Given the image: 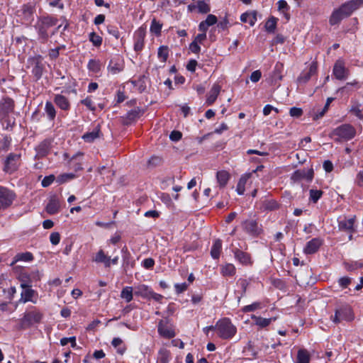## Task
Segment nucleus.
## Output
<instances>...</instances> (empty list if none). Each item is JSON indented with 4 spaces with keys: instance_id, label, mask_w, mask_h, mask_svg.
<instances>
[{
    "instance_id": "obj_14",
    "label": "nucleus",
    "mask_w": 363,
    "mask_h": 363,
    "mask_svg": "<svg viewBox=\"0 0 363 363\" xmlns=\"http://www.w3.org/2000/svg\"><path fill=\"white\" fill-rule=\"evenodd\" d=\"M158 333L165 338H172L175 336L174 329L168 325L167 321L160 320L158 323Z\"/></svg>"
},
{
    "instance_id": "obj_33",
    "label": "nucleus",
    "mask_w": 363,
    "mask_h": 363,
    "mask_svg": "<svg viewBox=\"0 0 363 363\" xmlns=\"http://www.w3.org/2000/svg\"><path fill=\"white\" fill-rule=\"evenodd\" d=\"M310 359V354L306 350L302 349L298 351L296 363H309Z\"/></svg>"
},
{
    "instance_id": "obj_16",
    "label": "nucleus",
    "mask_w": 363,
    "mask_h": 363,
    "mask_svg": "<svg viewBox=\"0 0 363 363\" xmlns=\"http://www.w3.org/2000/svg\"><path fill=\"white\" fill-rule=\"evenodd\" d=\"M313 177V169H298L295 171L292 176L291 179L296 182L299 181L302 179H306L307 181H311Z\"/></svg>"
},
{
    "instance_id": "obj_19",
    "label": "nucleus",
    "mask_w": 363,
    "mask_h": 363,
    "mask_svg": "<svg viewBox=\"0 0 363 363\" xmlns=\"http://www.w3.org/2000/svg\"><path fill=\"white\" fill-rule=\"evenodd\" d=\"M60 208V203L56 196L50 198L46 206V211L48 213L52 215L58 213Z\"/></svg>"
},
{
    "instance_id": "obj_55",
    "label": "nucleus",
    "mask_w": 363,
    "mask_h": 363,
    "mask_svg": "<svg viewBox=\"0 0 363 363\" xmlns=\"http://www.w3.org/2000/svg\"><path fill=\"white\" fill-rule=\"evenodd\" d=\"M289 113L292 117L298 118L303 114V111L300 108L292 107L290 108Z\"/></svg>"
},
{
    "instance_id": "obj_27",
    "label": "nucleus",
    "mask_w": 363,
    "mask_h": 363,
    "mask_svg": "<svg viewBox=\"0 0 363 363\" xmlns=\"http://www.w3.org/2000/svg\"><path fill=\"white\" fill-rule=\"evenodd\" d=\"M251 318L255 321V324L259 328H265L276 320V318H264L255 315H252Z\"/></svg>"
},
{
    "instance_id": "obj_35",
    "label": "nucleus",
    "mask_w": 363,
    "mask_h": 363,
    "mask_svg": "<svg viewBox=\"0 0 363 363\" xmlns=\"http://www.w3.org/2000/svg\"><path fill=\"white\" fill-rule=\"evenodd\" d=\"M236 272L235 267L233 264H225L221 267V274L225 277H232Z\"/></svg>"
},
{
    "instance_id": "obj_10",
    "label": "nucleus",
    "mask_w": 363,
    "mask_h": 363,
    "mask_svg": "<svg viewBox=\"0 0 363 363\" xmlns=\"http://www.w3.org/2000/svg\"><path fill=\"white\" fill-rule=\"evenodd\" d=\"M333 73L337 79L344 80L347 78L349 75V71L345 67L343 60H337L334 65Z\"/></svg>"
},
{
    "instance_id": "obj_60",
    "label": "nucleus",
    "mask_w": 363,
    "mask_h": 363,
    "mask_svg": "<svg viewBox=\"0 0 363 363\" xmlns=\"http://www.w3.org/2000/svg\"><path fill=\"white\" fill-rule=\"evenodd\" d=\"M155 264V261L152 258H147L143 261V266L145 269H152Z\"/></svg>"
},
{
    "instance_id": "obj_56",
    "label": "nucleus",
    "mask_w": 363,
    "mask_h": 363,
    "mask_svg": "<svg viewBox=\"0 0 363 363\" xmlns=\"http://www.w3.org/2000/svg\"><path fill=\"white\" fill-rule=\"evenodd\" d=\"M278 206L277 203L274 200L266 201L264 203V207L267 210H274Z\"/></svg>"
},
{
    "instance_id": "obj_34",
    "label": "nucleus",
    "mask_w": 363,
    "mask_h": 363,
    "mask_svg": "<svg viewBox=\"0 0 363 363\" xmlns=\"http://www.w3.org/2000/svg\"><path fill=\"white\" fill-rule=\"evenodd\" d=\"M250 177V174L243 175L240 177L238 181L236 187V191L239 195H242L245 191V184L247 183V179Z\"/></svg>"
},
{
    "instance_id": "obj_41",
    "label": "nucleus",
    "mask_w": 363,
    "mask_h": 363,
    "mask_svg": "<svg viewBox=\"0 0 363 363\" xmlns=\"http://www.w3.org/2000/svg\"><path fill=\"white\" fill-rule=\"evenodd\" d=\"M169 56V49L167 46H160L158 48L157 57L162 62H165Z\"/></svg>"
},
{
    "instance_id": "obj_9",
    "label": "nucleus",
    "mask_w": 363,
    "mask_h": 363,
    "mask_svg": "<svg viewBox=\"0 0 363 363\" xmlns=\"http://www.w3.org/2000/svg\"><path fill=\"white\" fill-rule=\"evenodd\" d=\"M20 157L21 155L18 154H9L5 161L4 170L10 174L15 172L18 168Z\"/></svg>"
},
{
    "instance_id": "obj_22",
    "label": "nucleus",
    "mask_w": 363,
    "mask_h": 363,
    "mask_svg": "<svg viewBox=\"0 0 363 363\" xmlns=\"http://www.w3.org/2000/svg\"><path fill=\"white\" fill-rule=\"evenodd\" d=\"M31 63L33 65L32 73L36 79H39L42 77L43 71V65L42 61L40 58H34L32 60Z\"/></svg>"
},
{
    "instance_id": "obj_51",
    "label": "nucleus",
    "mask_w": 363,
    "mask_h": 363,
    "mask_svg": "<svg viewBox=\"0 0 363 363\" xmlns=\"http://www.w3.org/2000/svg\"><path fill=\"white\" fill-rule=\"evenodd\" d=\"M48 152V147L46 143L40 144L37 148L38 155L40 157L46 155Z\"/></svg>"
},
{
    "instance_id": "obj_13",
    "label": "nucleus",
    "mask_w": 363,
    "mask_h": 363,
    "mask_svg": "<svg viewBox=\"0 0 363 363\" xmlns=\"http://www.w3.org/2000/svg\"><path fill=\"white\" fill-rule=\"evenodd\" d=\"M124 68L123 60L120 56L113 57L108 66V70L112 74H116L121 72Z\"/></svg>"
},
{
    "instance_id": "obj_36",
    "label": "nucleus",
    "mask_w": 363,
    "mask_h": 363,
    "mask_svg": "<svg viewBox=\"0 0 363 363\" xmlns=\"http://www.w3.org/2000/svg\"><path fill=\"white\" fill-rule=\"evenodd\" d=\"M134 288L131 286L124 287L121 293V297L125 300L127 303L130 302L133 300Z\"/></svg>"
},
{
    "instance_id": "obj_57",
    "label": "nucleus",
    "mask_w": 363,
    "mask_h": 363,
    "mask_svg": "<svg viewBox=\"0 0 363 363\" xmlns=\"http://www.w3.org/2000/svg\"><path fill=\"white\" fill-rule=\"evenodd\" d=\"M19 281H21V284L30 285V277L26 273H21L20 274Z\"/></svg>"
},
{
    "instance_id": "obj_50",
    "label": "nucleus",
    "mask_w": 363,
    "mask_h": 363,
    "mask_svg": "<svg viewBox=\"0 0 363 363\" xmlns=\"http://www.w3.org/2000/svg\"><path fill=\"white\" fill-rule=\"evenodd\" d=\"M350 111L354 113L358 118L361 120L363 119V114L362 113V111L359 108V104L352 106V107L350 109Z\"/></svg>"
},
{
    "instance_id": "obj_62",
    "label": "nucleus",
    "mask_w": 363,
    "mask_h": 363,
    "mask_svg": "<svg viewBox=\"0 0 363 363\" xmlns=\"http://www.w3.org/2000/svg\"><path fill=\"white\" fill-rule=\"evenodd\" d=\"M354 182L358 186H363V170L359 171L357 174Z\"/></svg>"
},
{
    "instance_id": "obj_31",
    "label": "nucleus",
    "mask_w": 363,
    "mask_h": 363,
    "mask_svg": "<svg viewBox=\"0 0 363 363\" xmlns=\"http://www.w3.org/2000/svg\"><path fill=\"white\" fill-rule=\"evenodd\" d=\"M222 249V242L220 240H216L211 250V255L213 259H218Z\"/></svg>"
},
{
    "instance_id": "obj_1",
    "label": "nucleus",
    "mask_w": 363,
    "mask_h": 363,
    "mask_svg": "<svg viewBox=\"0 0 363 363\" xmlns=\"http://www.w3.org/2000/svg\"><path fill=\"white\" fill-rule=\"evenodd\" d=\"M363 5V0H350L342 4L338 9L333 11L330 18L331 25L340 23L343 18L352 13Z\"/></svg>"
},
{
    "instance_id": "obj_37",
    "label": "nucleus",
    "mask_w": 363,
    "mask_h": 363,
    "mask_svg": "<svg viewBox=\"0 0 363 363\" xmlns=\"http://www.w3.org/2000/svg\"><path fill=\"white\" fill-rule=\"evenodd\" d=\"M45 111L50 121H53L56 116L54 106L50 101H47L45 106Z\"/></svg>"
},
{
    "instance_id": "obj_11",
    "label": "nucleus",
    "mask_w": 363,
    "mask_h": 363,
    "mask_svg": "<svg viewBox=\"0 0 363 363\" xmlns=\"http://www.w3.org/2000/svg\"><path fill=\"white\" fill-rule=\"evenodd\" d=\"M242 229L248 234L251 235H258L262 228L259 225L258 223L253 219H247L242 223Z\"/></svg>"
},
{
    "instance_id": "obj_28",
    "label": "nucleus",
    "mask_w": 363,
    "mask_h": 363,
    "mask_svg": "<svg viewBox=\"0 0 363 363\" xmlns=\"http://www.w3.org/2000/svg\"><path fill=\"white\" fill-rule=\"evenodd\" d=\"M93 261L97 263H104L106 267H110L111 258L107 257L102 250H100L96 255Z\"/></svg>"
},
{
    "instance_id": "obj_29",
    "label": "nucleus",
    "mask_w": 363,
    "mask_h": 363,
    "mask_svg": "<svg viewBox=\"0 0 363 363\" xmlns=\"http://www.w3.org/2000/svg\"><path fill=\"white\" fill-rule=\"evenodd\" d=\"M100 136V129L96 127L92 131L87 132L83 135L82 139L86 143H92Z\"/></svg>"
},
{
    "instance_id": "obj_24",
    "label": "nucleus",
    "mask_w": 363,
    "mask_h": 363,
    "mask_svg": "<svg viewBox=\"0 0 363 363\" xmlns=\"http://www.w3.org/2000/svg\"><path fill=\"white\" fill-rule=\"evenodd\" d=\"M236 285L238 287V290L236 291L237 297L238 301H240L245 295L249 281L245 279H239L236 282Z\"/></svg>"
},
{
    "instance_id": "obj_44",
    "label": "nucleus",
    "mask_w": 363,
    "mask_h": 363,
    "mask_svg": "<svg viewBox=\"0 0 363 363\" xmlns=\"http://www.w3.org/2000/svg\"><path fill=\"white\" fill-rule=\"evenodd\" d=\"M76 175L74 173H65L59 175L57 177V182L59 184H63L74 179Z\"/></svg>"
},
{
    "instance_id": "obj_25",
    "label": "nucleus",
    "mask_w": 363,
    "mask_h": 363,
    "mask_svg": "<svg viewBox=\"0 0 363 363\" xmlns=\"http://www.w3.org/2000/svg\"><path fill=\"white\" fill-rule=\"evenodd\" d=\"M83 155H84L83 152H78L77 153L74 155L69 160L70 163H73L72 165V168L75 172L80 171V170L83 169L82 164L80 162V159L83 157Z\"/></svg>"
},
{
    "instance_id": "obj_64",
    "label": "nucleus",
    "mask_w": 363,
    "mask_h": 363,
    "mask_svg": "<svg viewBox=\"0 0 363 363\" xmlns=\"http://www.w3.org/2000/svg\"><path fill=\"white\" fill-rule=\"evenodd\" d=\"M272 111H274L276 113H278L279 111L277 108L269 105V104H267L266 105L264 108H263V114L264 116H268L270 114V113L272 112Z\"/></svg>"
},
{
    "instance_id": "obj_59",
    "label": "nucleus",
    "mask_w": 363,
    "mask_h": 363,
    "mask_svg": "<svg viewBox=\"0 0 363 363\" xmlns=\"http://www.w3.org/2000/svg\"><path fill=\"white\" fill-rule=\"evenodd\" d=\"M188 285L184 282L182 284H175L174 288L177 294H181L187 289Z\"/></svg>"
},
{
    "instance_id": "obj_40",
    "label": "nucleus",
    "mask_w": 363,
    "mask_h": 363,
    "mask_svg": "<svg viewBox=\"0 0 363 363\" xmlns=\"http://www.w3.org/2000/svg\"><path fill=\"white\" fill-rule=\"evenodd\" d=\"M170 359V353L165 349H161L159 351L157 360L160 363H169Z\"/></svg>"
},
{
    "instance_id": "obj_12",
    "label": "nucleus",
    "mask_w": 363,
    "mask_h": 363,
    "mask_svg": "<svg viewBox=\"0 0 363 363\" xmlns=\"http://www.w3.org/2000/svg\"><path fill=\"white\" fill-rule=\"evenodd\" d=\"M146 35L145 29L140 27L134 33V50L140 52L145 45V38Z\"/></svg>"
},
{
    "instance_id": "obj_61",
    "label": "nucleus",
    "mask_w": 363,
    "mask_h": 363,
    "mask_svg": "<svg viewBox=\"0 0 363 363\" xmlns=\"http://www.w3.org/2000/svg\"><path fill=\"white\" fill-rule=\"evenodd\" d=\"M54 179H55V177L53 175H50L48 177H45L42 180V186L43 187H47V186H50L53 182Z\"/></svg>"
},
{
    "instance_id": "obj_49",
    "label": "nucleus",
    "mask_w": 363,
    "mask_h": 363,
    "mask_svg": "<svg viewBox=\"0 0 363 363\" xmlns=\"http://www.w3.org/2000/svg\"><path fill=\"white\" fill-rule=\"evenodd\" d=\"M161 30L162 24L155 19H153L150 26V31L156 35H159L161 33Z\"/></svg>"
},
{
    "instance_id": "obj_43",
    "label": "nucleus",
    "mask_w": 363,
    "mask_h": 363,
    "mask_svg": "<svg viewBox=\"0 0 363 363\" xmlns=\"http://www.w3.org/2000/svg\"><path fill=\"white\" fill-rule=\"evenodd\" d=\"M333 98H328L326 104L324 105V107L320 111H318L314 114L313 119L317 120L323 117L325 115V113L328 111L330 104L333 101Z\"/></svg>"
},
{
    "instance_id": "obj_21",
    "label": "nucleus",
    "mask_w": 363,
    "mask_h": 363,
    "mask_svg": "<svg viewBox=\"0 0 363 363\" xmlns=\"http://www.w3.org/2000/svg\"><path fill=\"white\" fill-rule=\"evenodd\" d=\"M234 255L236 260H238L242 264L249 265L252 263L250 255L243 251L235 250L234 252Z\"/></svg>"
},
{
    "instance_id": "obj_26",
    "label": "nucleus",
    "mask_w": 363,
    "mask_h": 363,
    "mask_svg": "<svg viewBox=\"0 0 363 363\" xmlns=\"http://www.w3.org/2000/svg\"><path fill=\"white\" fill-rule=\"evenodd\" d=\"M54 101L60 108L65 111H67L69 109V102L65 96L60 94L56 95L55 96Z\"/></svg>"
},
{
    "instance_id": "obj_53",
    "label": "nucleus",
    "mask_w": 363,
    "mask_h": 363,
    "mask_svg": "<svg viewBox=\"0 0 363 363\" xmlns=\"http://www.w3.org/2000/svg\"><path fill=\"white\" fill-rule=\"evenodd\" d=\"M50 241L54 245L59 244L60 241V235L59 233H52L50 235Z\"/></svg>"
},
{
    "instance_id": "obj_30",
    "label": "nucleus",
    "mask_w": 363,
    "mask_h": 363,
    "mask_svg": "<svg viewBox=\"0 0 363 363\" xmlns=\"http://www.w3.org/2000/svg\"><path fill=\"white\" fill-rule=\"evenodd\" d=\"M216 179L220 187H224L228 182L230 174L228 172L221 170L217 172Z\"/></svg>"
},
{
    "instance_id": "obj_4",
    "label": "nucleus",
    "mask_w": 363,
    "mask_h": 363,
    "mask_svg": "<svg viewBox=\"0 0 363 363\" xmlns=\"http://www.w3.org/2000/svg\"><path fill=\"white\" fill-rule=\"evenodd\" d=\"M43 315L38 311H32L24 313L23 317L20 320V328L26 329L33 324L39 323Z\"/></svg>"
},
{
    "instance_id": "obj_6",
    "label": "nucleus",
    "mask_w": 363,
    "mask_h": 363,
    "mask_svg": "<svg viewBox=\"0 0 363 363\" xmlns=\"http://www.w3.org/2000/svg\"><path fill=\"white\" fill-rule=\"evenodd\" d=\"M14 109V101L10 98H4L0 100V120L6 121L11 113Z\"/></svg>"
},
{
    "instance_id": "obj_48",
    "label": "nucleus",
    "mask_w": 363,
    "mask_h": 363,
    "mask_svg": "<svg viewBox=\"0 0 363 363\" xmlns=\"http://www.w3.org/2000/svg\"><path fill=\"white\" fill-rule=\"evenodd\" d=\"M323 191L321 190L318 189H311L310 190V200L313 202L316 203L322 196Z\"/></svg>"
},
{
    "instance_id": "obj_32",
    "label": "nucleus",
    "mask_w": 363,
    "mask_h": 363,
    "mask_svg": "<svg viewBox=\"0 0 363 363\" xmlns=\"http://www.w3.org/2000/svg\"><path fill=\"white\" fill-rule=\"evenodd\" d=\"M33 259V256L32 253H30L29 252L18 253L13 257V261L12 264L16 263V262H20V261H22V262H30Z\"/></svg>"
},
{
    "instance_id": "obj_42",
    "label": "nucleus",
    "mask_w": 363,
    "mask_h": 363,
    "mask_svg": "<svg viewBox=\"0 0 363 363\" xmlns=\"http://www.w3.org/2000/svg\"><path fill=\"white\" fill-rule=\"evenodd\" d=\"M277 23V18L272 16L269 18L265 23V29L269 33H274Z\"/></svg>"
},
{
    "instance_id": "obj_23",
    "label": "nucleus",
    "mask_w": 363,
    "mask_h": 363,
    "mask_svg": "<svg viewBox=\"0 0 363 363\" xmlns=\"http://www.w3.org/2000/svg\"><path fill=\"white\" fill-rule=\"evenodd\" d=\"M257 20V11H249L240 16V21L249 23L250 26H253Z\"/></svg>"
},
{
    "instance_id": "obj_52",
    "label": "nucleus",
    "mask_w": 363,
    "mask_h": 363,
    "mask_svg": "<svg viewBox=\"0 0 363 363\" xmlns=\"http://www.w3.org/2000/svg\"><path fill=\"white\" fill-rule=\"evenodd\" d=\"M218 21L217 17L213 14H208L203 22L209 27L216 24Z\"/></svg>"
},
{
    "instance_id": "obj_20",
    "label": "nucleus",
    "mask_w": 363,
    "mask_h": 363,
    "mask_svg": "<svg viewBox=\"0 0 363 363\" xmlns=\"http://www.w3.org/2000/svg\"><path fill=\"white\" fill-rule=\"evenodd\" d=\"M221 89V86L218 84H214L209 91L207 99L206 104L207 105H211L216 100L220 91Z\"/></svg>"
},
{
    "instance_id": "obj_63",
    "label": "nucleus",
    "mask_w": 363,
    "mask_h": 363,
    "mask_svg": "<svg viewBox=\"0 0 363 363\" xmlns=\"http://www.w3.org/2000/svg\"><path fill=\"white\" fill-rule=\"evenodd\" d=\"M262 77V73L259 70L254 71L250 75V80L252 82H257Z\"/></svg>"
},
{
    "instance_id": "obj_46",
    "label": "nucleus",
    "mask_w": 363,
    "mask_h": 363,
    "mask_svg": "<svg viewBox=\"0 0 363 363\" xmlns=\"http://www.w3.org/2000/svg\"><path fill=\"white\" fill-rule=\"evenodd\" d=\"M89 39L92 43V44L96 47L101 46L103 40L102 38L94 32H91L89 34Z\"/></svg>"
},
{
    "instance_id": "obj_7",
    "label": "nucleus",
    "mask_w": 363,
    "mask_h": 363,
    "mask_svg": "<svg viewBox=\"0 0 363 363\" xmlns=\"http://www.w3.org/2000/svg\"><path fill=\"white\" fill-rule=\"evenodd\" d=\"M21 288L23 289L21 293L20 301L22 303H26L30 301L35 303L37 300V292L32 289L31 285H26L25 284H21Z\"/></svg>"
},
{
    "instance_id": "obj_5",
    "label": "nucleus",
    "mask_w": 363,
    "mask_h": 363,
    "mask_svg": "<svg viewBox=\"0 0 363 363\" xmlns=\"http://www.w3.org/2000/svg\"><path fill=\"white\" fill-rule=\"evenodd\" d=\"M35 7L31 4L23 5L18 11V16L21 18L22 23L29 25L34 19Z\"/></svg>"
},
{
    "instance_id": "obj_47",
    "label": "nucleus",
    "mask_w": 363,
    "mask_h": 363,
    "mask_svg": "<svg viewBox=\"0 0 363 363\" xmlns=\"http://www.w3.org/2000/svg\"><path fill=\"white\" fill-rule=\"evenodd\" d=\"M262 308V304L260 302H254L250 305H247L244 306L242 308V311L244 313L254 311L257 309Z\"/></svg>"
},
{
    "instance_id": "obj_54",
    "label": "nucleus",
    "mask_w": 363,
    "mask_h": 363,
    "mask_svg": "<svg viewBox=\"0 0 363 363\" xmlns=\"http://www.w3.org/2000/svg\"><path fill=\"white\" fill-rule=\"evenodd\" d=\"M81 103L86 106L91 111H94L96 109L92 100L89 97H86V99L82 100Z\"/></svg>"
},
{
    "instance_id": "obj_38",
    "label": "nucleus",
    "mask_w": 363,
    "mask_h": 363,
    "mask_svg": "<svg viewBox=\"0 0 363 363\" xmlns=\"http://www.w3.org/2000/svg\"><path fill=\"white\" fill-rule=\"evenodd\" d=\"M197 9L201 13H208L211 11L208 1L206 0H201L197 2Z\"/></svg>"
},
{
    "instance_id": "obj_15",
    "label": "nucleus",
    "mask_w": 363,
    "mask_h": 363,
    "mask_svg": "<svg viewBox=\"0 0 363 363\" xmlns=\"http://www.w3.org/2000/svg\"><path fill=\"white\" fill-rule=\"evenodd\" d=\"M323 244V240L319 238H313L308 241L303 249L305 254L311 255L316 252Z\"/></svg>"
},
{
    "instance_id": "obj_58",
    "label": "nucleus",
    "mask_w": 363,
    "mask_h": 363,
    "mask_svg": "<svg viewBox=\"0 0 363 363\" xmlns=\"http://www.w3.org/2000/svg\"><path fill=\"white\" fill-rule=\"evenodd\" d=\"M339 285L342 288H346L351 283V279L347 277H341L338 280Z\"/></svg>"
},
{
    "instance_id": "obj_18",
    "label": "nucleus",
    "mask_w": 363,
    "mask_h": 363,
    "mask_svg": "<svg viewBox=\"0 0 363 363\" xmlns=\"http://www.w3.org/2000/svg\"><path fill=\"white\" fill-rule=\"evenodd\" d=\"M152 289L147 285L140 284L134 286V294L143 298H149Z\"/></svg>"
},
{
    "instance_id": "obj_17",
    "label": "nucleus",
    "mask_w": 363,
    "mask_h": 363,
    "mask_svg": "<svg viewBox=\"0 0 363 363\" xmlns=\"http://www.w3.org/2000/svg\"><path fill=\"white\" fill-rule=\"evenodd\" d=\"M354 218H340L338 220V227L340 230L351 233L354 230Z\"/></svg>"
},
{
    "instance_id": "obj_2",
    "label": "nucleus",
    "mask_w": 363,
    "mask_h": 363,
    "mask_svg": "<svg viewBox=\"0 0 363 363\" xmlns=\"http://www.w3.org/2000/svg\"><path fill=\"white\" fill-rule=\"evenodd\" d=\"M216 330L218 337L224 340L231 339L237 333L236 327L228 318L218 320L216 323Z\"/></svg>"
},
{
    "instance_id": "obj_39",
    "label": "nucleus",
    "mask_w": 363,
    "mask_h": 363,
    "mask_svg": "<svg viewBox=\"0 0 363 363\" xmlns=\"http://www.w3.org/2000/svg\"><path fill=\"white\" fill-rule=\"evenodd\" d=\"M277 5H278V10L279 11H280L281 13H282L284 16L286 17V18L287 20L289 19V15L288 13V11L289 10V6L287 4V2L284 0H279L278 2H277Z\"/></svg>"
},
{
    "instance_id": "obj_3",
    "label": "nucleus",
    "mask_w": 363,
    "mask_h": 363,
    "mask_svg": "<svg viewBox=\"0 0 363 363\" xmlns=\"http://www.w3.org/2000/svg\"><path fill=\"white\" fill-rule=\"evenodd\" d=\"M356 134V130L353 126L350 124H343L335 128L330 133V137L335 140H350L352 139Z\"/></svg>"
},
{
    "instance_id": "obj_8",
    "label": "nucleus",
    "mask_w": 363,
    "mask_h": 363,
    "mask_svg": "<svg viewBox=\"0 0 363 363\" xmlns=\"http://www.w3.org/2000/svg\"><path fill=\"white\" fill-rule=\"evenodd\" d=\"M14 198L15 194L11 191L0 186V210L9 207Z\"/></svg>"
},
{
    "instance_id": "obj_45",
    "label": "nucleus",
    "mask_w": 363,
    "mask_h": 363,
    "mask_svg": "<svg viewBox=\"0 0 363 363\" xmlns=\"http://www.w3.org/2000/svg\"><path fill=\"white\" fill-rule=\"evenodd\" d=\"M88 69L93 72H98L101 69V64L99 60H90L87 65Z\"/></svg>"
}]
</instances>
